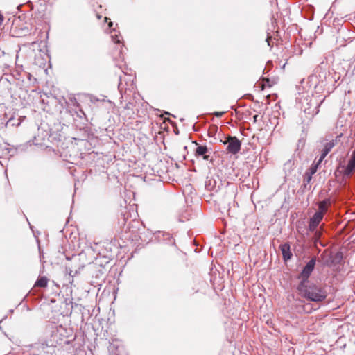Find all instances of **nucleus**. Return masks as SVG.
<instances>
[{
    "mask_svg": "<svg viewBox=\"0 0 355 355\" xmlns=\"http://www.w3.org/2000/svg\"><path fill=\"white\" fill-rule=\"evenodd\" d=\"M316 257H312L302 268L301 272L298 275L297 279L300 282L309 283V278L315 268Z\"/></svg>",
    "mask_w": 355,
    "mask_h": 355,
    "instance_id": "obj_3",
    "label": "nucleus"
},
{
    "mask_svg": "<svg viewBox=\"0 0 355 355\" xmlns=\"http://www.w3.org/2000/svg\"><path fill=\"white\" fill-rule=\"evenodd\" d=\"M67 261H71V263H67L65 266L66 273L69 275V283L72 285L73 282V277L80 272L81 267L80 266V258L73 254L71 257H66Z\"/></svg>",
    "mask_w": 355,
    "mask_h": 355,
    "instance_id": "obj_2",
    "label": "nucleus"
},
{
    "mask_svg": "<svg viewBox=\"0 0 355 355\" xmlns=\"http://www.w3.org/2000/svg\"><path fill=\"white\" fill-rule=\"evenodd\" d=\"M342 134L338 135L335 139H331V141L326 142L324 144V148L322 150V154L319 158V163H321L322 160L325 158V157L328 155V153L331 150V149L338 144V139L342 137Z\"/></svg>",
    "mask_w": 355,
    "mask_h": 355,
    "instance_id": "obj_6",
    "label": "nucleus"
},
{
    "mask_svg": "<svg viewBox=\"0 0 355 355\" xmlns=\"http://www.w3.org/2000/svg\"><path fill=\"white\" fill-rule=\"evenodd\" d=\"M320 164V163H319V160H318L316 164L311 165L310 168L306 173H308L309 175L313 176V175L316 173V171L318 170V165Z\"/></svg>",
    "mask_w": 355,
    "mask_h": 355,
    "instance_id": "obj_14",
    "label": "nucleus"
},
{
    "mask_svg": "<svg viewBox=\"0 0 355 355\" xmlns=\"http://www.w3.org/2000/svg\"><path fill=\"white\" fill-rule=\"evenodd\" d=\"M35 141H34V144H35V145H38V144H40L37 142V141L36 140V138H35Z\"/></svg>",
    "mask_w": 355,
    "mask_h": 355,
    "instance_id": "obj_26",
    "label": "nucleus"
},
{
    "mask_svg": "<svg viewBox=\"0 0 355 355\" xmlns=\"http://www.w3.org/2000/svg\"><path fill=\"white\" fill-rule=\"evenodd\" d=\"M48 284V279L45 276L40 277L37 279L35 284V286H38L41 288H45Z\"/></svg>",
    "mask_w": 355,
    "mask_h": 355,
    "instance_id": "obj_11",
    "label": "nucleus"
},
{
    "mask_svg": "<svg viewBox=\"0 0 355 355\" xmlns=\"http://www.w3.org/2000/svg\"><path fill=\"white\" fill-rule=\"evenodd\" d=\"M347 166L348 167H349L351 169H352L353 171H354L355 170V160L350 159Z\"/></svg>",
    "mask_w": 355,
    "mask_h": 355,
    "instance_id": "obj_17",
    "label": "nucleus"
},
{
    "mask_svg": "<svg viewBox=\"0 0 355 355\" xmlns=\"http://www.w3.org/2000/svg\"><path fill=\"white\" fill-rule=\"evenodd\" d=\"M279 248L282 254L283 259L285 261L291 259L293 254L291 252V247L288 243H284L280 245Z\"/></svg>",
    "mask_w": 355,
    "mask_h": 355,
    "instance_id": "obj_9",
    "label": "nucleus"
},
{
    "mask_svg": "<svg viewBox=\"0 0 355 355\" xmlns=\"http://www.w3.org/2000/svg\"><path fill=\"white\" fill-rule=\"evenodd\" d=\"M119 80H120V83H119V87H121V85H122V83H121V76H119Z\"/></svg>",
    "mask_w": 355,
    "mask_h": 355,
    "instance_id": "obj_24",
    "label": "nucleus"
},
{
    "mask_svg": "<svg viewBox=\"0 0 355 355\" xmlns=\"http://www.w3.org/2000/svg\"><path fill=\"white\" fill-rule=\"evenodd\" d=\"M353 170L347 166L345 170V175H349L352 173Z\"/></svg>",
    "mask_w": 355,
    "mask_h": 355,
    "instance_id": "obj_19",
    "label": "nucleus"
},
{
    "mask_svg": "<svg viewBox=\"0 0 355 355\" xmlns=\"http://www.w3.org/2000/svg\"><path fill=\"white\" fill-rule=\"evenodd\" d=\"M108 18L107 17H105V21H107Z\"/></svg>",
    "mask_w": 355,
    "mask_h": 355,
    "instance_id": "obj_29",
    "label": "nucleus"
},
{
    "mask_svg": "<svg viewBox=\"0 0 355 355\" xmlns=\"http://www.w3.org/2000/svg\"><path fill=\"white\" fill-rule=\"evenodd\" d=\"M300 295L309 301L320 302L327 297V292L324 287L313 283L300 282L297 287Z\"/></svg>",
    "mask_w": 355,
    "mask_h": 355,
    "instance_id": "obj_1",
    "label": "nucleus"
},
{
    "mask_svg": "<svg viewBox=\"0 0 355 355\" xmlns=\"http://www.w3.org/2000/svg\"><path fill=\"white\" fill-rule=\"evenodd\" d=\"M324 215L322 212H315L310 218L309 223V231H315L323 219Z\"/></svg>",
    "mask_w": 355,
    "mask_h": 355,
    "instance_id": "obj_7",
    "label": "nucleus"
},
{
    "mask_svg": "<svg viewBox=\"0 0 355 355\" xmlns=\"http://www.w3.org/2000/svg\"><path fill=\"white\" fill-rule=\"evenodd\" d=\"M351 159L355 160V150L353 151Z\"/></svg>",
    "mask_w": 355,
    "mask_h": 355,
    "instance_id": "obj_22",
    "label": "nucleus"
},
{
    "mask_svg": "<svg viewBox=\"0 0 355 355\" xmlns=\"http://www.w3.org/2000/svg\"><path fill=\"white\" fill-rule=\"evenodd\" d=\"M111 37L114 43L119 44L121 42L119 35H118L116 33L112 34Z\"/></svg>",
    "mask_w": 355,
    "mask_h": 355,
    "instance_id": "obj_15",
    "label": "nucleus"
},
{
    "mask_svg": "<svg viewBox=\"0 0 355 355\" xmlns=\"http://www.w3.org/2000/svg\"><path fill=\"white\" fill-rule=\"evenodd\" d=\"M329 203V199H324L322 201H320L318 204L319 211H318L317 212H322V214L324 215L327 211V205Z\"/></svg>",
    "mask_w": 355,
    "mask_h": 355,
    "instance_id": "obj_10",
    "label": "nucleus"
},
{
    "mask_svg": "<svg viewBox=\"0 0 355 355\" xmlns=\"http://www.w3.org/2000/svg\"><path fill=\"white\" fill-rule=\"evenodd\" d=\"M311 179H312V176L309 175L308 173H305L303 182L309 184Z\"/></svg>",
    "mask_w": 355,
    "mask_h": 355,
    "instance_id": "obj_16",
    "label": "nucleus"
},
{
    "mask_svg": "<svg viewBox=\"0 0 355 355\" xmlns=\"http://www.w3.org/2000/svg\"><path fill=\"white\" fill-rule=\"evenodd\" d=\"M193 143L197 146L194 150L195 157H202L205 161L209 160L211 148H209L205 145H200L197 141H193Z\"/></svg>",
    "mask_w": 355,
    "mask_h": 355,
    "instance_id": "obj_5",
    "label": "nucleus"
},
{
    "mask_svg": "<svg viewBox=\"0 0 355 355\" xmlns=\"http://www.w3.org/2000/svg\"><path fill=\"white\" fill-rule=\"evenodd\" d=\"M223 143L227 145L226 150L228 153L235 155L241 150V142L235 136H228Z\"/></svg>",
    "mask_w": 355,
    "mask_h": 355,
    "instance_id": "obj_4",
    "label": "nucleus"
},
{
    "mask_svg": "<svg viewBox=\"0 0 355 355\" xmlns=\"http://www.w3.org/2000/svg\"><path fill=\"white\" fill-rule=\"evenodd\" d=\"M156 237L160 241H163L168 245H175V239L168 232L159 231L157 233Z\"/></svg>",
    "mask_w": 355,
    "mask_h": 355,
    "instance_id": "obj_8",
    "label": "nucleus"
},
{
    "mask_svg": "<svg viewBox=\"0 0 355 355\" xmlns=\"http://www.w3.org/2000/svg\"><path fill=\"white\" fill-rule=\"evenodd\" d=\"M108 26H109V27H110V28H111V27L113 26V23L110 21V22L108 24Z\"/></svg>",
    "mask_w": 355,
    "mask_h": 355,
    "instance_id": "obj_25",
    "label": "nucleus"
},
{
    "mask_svg": "<svg viewBox=\"0 0 355 355\" xmlns=\"http://www.w3.org/2000/svg\"><path fill=\"white\" fill-rule=\"evenodd\" d=\"M263 81H265V80L267 81V82L269 81L268 78H263Z\"/></svg>",
    "mask_w": 355,
    "mask_h": 355,
    "instance_id": "obj_28",
    "label": "nucleus"
},
{
    "mask_svg": "<svg viewBox=\"0 0 355 355\" xmlns=\"http://www.w3.org/2000/svg\"><path fill=\"white\" fill-rule=\"evenodd\" d=\"M4 55V51L0 49V57Z\"/></svg>",
    "mask_w": 355,
    "mask_h": 355,
    "instance_id": "obj_23",
    "label": "nucleus"
},
{
    "mask_svg": "<svg viewBox=\"0 0 355 355\" xmlns=\"http://www.w3.org/2000/svg\"><path fill=\"white\" fill-rule=\"evenodd\" d=\"M3 16L0 14V25L3 23Z\"/></svg>",
    "mask_w": 355,
    "mask_h": 355,
    "instance_id": "obj_21",
    "label": "nucleus"
},
{
    "mask_svg": "<svg viewBox=\"0 0 355 355\" xmlns=\"http://www.w3.org/2000/svg\"><path fill=\"white\" fill-rule=\"evenodd\" d=\"M257 117H258V115H255V116H254V121H257Z\"/></svg>",
    "mask_w": 355,
    "mask_h": 355,
    "instance_id": "obj_27",
    "label": "nucleus"
},
{
    "mask_svg": "<svg viewBox=\"0 0 355 355\" xmlns=\"http://www.w3.org/2000/svg\"><path fill=\"white\" fill-rule=\"evenodd\" d=\"M311 232L313 233V240L314 243L316 244L320 238L321 237L322 232L321 230L315 229V231H310Z\"/></svg>",
    "mask_w": 355,
    "mask_h": 355,
    "instance_id": "obj_13",
    "label": "nucleus"
},
{
    "mask_svg": "<svg viewBox=\"0 0 355 355\" xmlns=\"http://www.w3.org/2000/svg\"><path fill=\"white\" fill-rule=\"evenodd\" d=\"M308 184H309L303 182V187H304V189H310V187H308Z\"/></svg>",
    "mask_w": 355,
    "mask_h": 355,
    "instance_id": "obj_20",
    "label": "nucleus"
},
{
    "mask_svg": "<svg viewBox=\"0 0 355 355\" xmlns=\"http://www.w3.org/2000/svg\"><path fill=\"white\" fill-rule=\"evenodd\" d=\"M343 260V254L337 252L332 257V263L335 265L340 263Z\"/></svg>",
    "mask_w": 355,
    "mask_h": 355,
    "instance_id": "obj_12",
    "label": "nucleus"
},
{
    "mask_svg": "<svg viewBox=\"0 0 355 355\" xmlns=\"http://www.w3.org/2000/svg\"><path fill=\"white\" fill-rule=\"evenodd\" d=\"M225 114V112H214V115L218 118L222 117Z\"/></svg>",
    "mask_w": 355,
    "mask_h": 355,
    "instance_id": "obj_18",
    "label": "nucleus"
}]
</instances>
